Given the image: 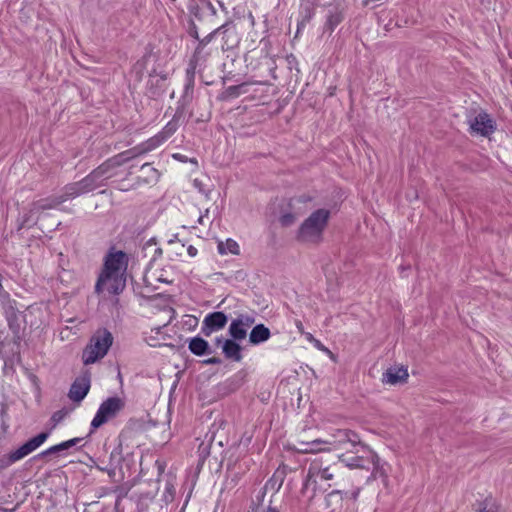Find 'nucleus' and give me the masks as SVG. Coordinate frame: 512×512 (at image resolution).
Returning a JSON list of instances; mask_svg holds the SVG:
<instances>
[{
    "label": "nucleus",
    "mask_w": 512,
    "mask_h": 512,
    "mask_svg": "<svg viewBox=\"0 0 512 512\" xmlns=\"http://www.w3.org/2000/svg\"><path fill=\"white\" fill-rule=\"evenodd\" d=\"M331 211L326 208L314 210L296 231V240L303 244H320L328 226Z\"/></svg>",
    "instance_id": "f257e3e1"
},
{
    "label": "nucleus",
    "mask_w": 512,
    "mask_h": 512,
    "mask_svg": "<svg viewBox=\"0 0 512 512\" xmlns=\"http://www.w3.org/2000/svg\"><path fill=\"white\" fill-rule=\"evenodd\" d=\"M113 335L106 328L98 329L84 348L82 360L85 365L93 364L102 359L113 344Z\"/></svg>",
    "instance_id": "f03ea898"
},
{
    "label": "nucleus",
    "mask_w": 512,
    "mask_h": 512,
    "mask_svg": "<svg viewBox=\"0 0 512 512\" xmlns=\"http://www.w3.org/2000/svg\"><path fill=\"white\" fill-rule=\"evenodd\" d=\"M127 255L124 251L110 252L105 256L103 269L95 284V292L100 294L104 290L107 278L112 274H124L127 268Z\"/></svg>",
    "instance_id": "7ed1b4c3"
},
{
    "label": "nucleus",
    "mask_w": 512,
    "mask_h": 512,
    "mask_svg": "<svg viewBox=\"0 0 512 512\" xmlns=\"http://www.w3.org/2000/svg\"><path fill=\"white\" fill-rule=\"evenodd\" d=\"M8 303V305L6 304L5 307L2 308V313L13 335V343L19 344L25 336L27 327L26 315L19 310L16 300Z\"/></svg>",
    "instance_id": "20e7f679"
},
{
    "label": "nucleus",
    "mask_w": 512,
    "mask_h": 512,
    "mask_svg": "<svg viewBox=\"0 0 512 512\" xmlns=\"http://www.w3.org/2000/svg\"><path fill=\"white\" fill-rule=\"evenodd\" d=\"M124 408L125 401L118 396L108 397L104 400L91 421L89 435L109 420L115 418Z\"/></svg>",
    "instance_id": "39448f33"
},
{
    "label": "nucleus",
    "mask_w": 512,
    "mask_h": 512,
    "mask_svg": "<svg viewBox=\"0 0 512 512\" xmlns=\"http://www.w3.org/2000/svg\"><path fill=\"white\" fill-rule=\"evenodd\" d=\"M360 494V488L353 491L332 490L327 494L325 500L327 507L331 508V512H353L356 508V501Z\"/></svg>",
    "instance_id": "423d86ee"
},
{
    "label": "nucleus",
    "mask_w": 512,
    "mask_h": 512,
    "mask_svg": "<svg viewBox=\"0 0 512 512\" xmlns=\"http://www.w3.org/2000/svg\"><path fill=\"white\" fill-rule=\"evenodd\" d=\"M325 445L327 446V451L336 449L348 450L349 446L366 448V445L361 442L359 435L350 429H337L330 439L325 440Z\"/></svg>",
    "instance_id": "0eeeda50"
},
{
    "label": "nucleus",
    "mask_w": 512,
    "mask_h": 512,
    "mask_svg": "<svg viewBox=\"0 0 512 512\" xmlns=\"http://www.w3.org/2000/svg\"><path fill=\"white\" fill-rule=\"evenodd\" d=\"M211 54V48L199 42L197 43L194 53L189 61L188 68L186 69L185 94H187L189 90L193 89L196 68L203 65L210 58Z\"/></svg>",
    "instance_id": "6e6552de"
},
{
    "label": "nucleus",
    "mask_w": 512,
    "mask_h": 512,
    "mask_svg": "<svg viewBox=\"0 0 512 512\" xmlns=\"http://www.w3.org/2000/svg\"><path fill=\"white\" fill-rule=\"evenodd\" d=\"M218 30H220L218 36L221 37V50L223 52H230L231 60L234 61L237 56L234 51L240 44V36L235 23L232 20H228L220 25Z\"/></svg>",
    "instance_id": "1a4fd4ad"
},
{
    "label": "nucleus",
    "mask_w": 512,
    "mask_h": 512,
    "mask_svg": "<svg viewBox=\"0 0 512 512\" xmlns=\"http://www.w3.org/2000/svg\"><path fill=\"white\" fill-rule=\"evenodd\" d=\"M367 456H347L342 454L339 456V460L346 467L351 469H370V466L374 467V470H378V455L367 447Z\"/></svg>",
    "instance_id": "9d476101"
},
{
    "label": "nucleus",
    "mask_w": 512,
    "mask_h": 512,
    "mask_svg": "<svg viewBox=\"0 0 512 512\" xmlns=\"http://www.w3.org/2000/svg\"><path fill=\"white\" fill-rule=\"evenodd\" d=\"M471 133L488 137L496 130V123L485 111L479 112L468 120Z\"/></svg>",
    "instance_id": "9b49d317"
},
{
    "label": "nucleus",
    "mask_w": 512,
    "mask_h": 512,
    "mask_svg": "<svg viewBox=\"0 0 512 512\" xmlns=\"http://www.w3.org/2000/svg\"><path fill=\"white\" fill-rule=\"evenodd\" d=\"M90 387L91 373L89 370H85L71 384L68 397L73 402L80 403L87 396Z\"/></svg>",
    "instance_id": "f8f14e48"
},
{
    "label": "nucleus",
    "mask_w": 512,
    "mask_h": 512,
    "mask_svg": "<svg viewBox=\"0 0 512 512\" xmlns=\"http://www.w3.org/2000/svg\"><path fill=\"white\" fill-rule=\"evenodd\" d=\"M228 322V316L222 311L208 313L201 325V333L210 336L213 332L223 329Z\"/></svg>",
    "instance_id": "ddd939ff"
},
{
    "label": "nucleus",
    "mask_w": 512,
    "mask_h": 512,
    "mask_svg": "<svg viewBox=\"0 0 512 512\" xmlns=\"http://www.w3.org/2000/svg\"><path fill=\"white\" fill-rule=\"evenodd\" d=\"M114 173L104 161L97 168L93 169L84 178L90 187L91 191L106 185V180L113 177Z\"/></svg>",
    "instance_id": "4468645a"
},
{
    "label": "nucleus",
    "mask_w": 512,
    "mask_h": 512,
    "mask_svg": "<svg viewBox=\"0 0 512 512\" xmlns=\"http://www.w3.org/2000/svg\"><path fill=\"white\" fill-rule=\"evenodd\" d=\"M167 88V75H157L155 71L149 74L146 83V94L151 99H158L161 97Z\"/></svg>",
    "instance_id": "2eb2a0df"
},
{
    "label": "nucleus",
    "mask_w": 512,
    "mask_h": 512,
    "mask_svg": "<svg viewBox=\"0 0 512 512\" xmlns=\"http://www.w3.org/2000/svg\"><path fill=\"white\" fill-rule=\"evenodd\" d=\"M91 192L90 187L88 186L85 178L80 181L69 183L64 186L62 194H60V198L63 199V203L74 199L80 195Z\"/></svg>",
    "instance_id": "dca6fc26"
},
{
    "label": "nucleus",
    "mask_w": 512,
    "mask_h": 512,
    "mask_svg": "<svg viewBox=\"0 0 512 512\" xmlns=\"http://www.w3.org/2000/svg\"><path fill=\"white\" fill-rule=\"evenodd\" d=\"M409 377L408 370L405 367H389L382 374V382L384 384L398 385L407 382Z\"/></svg>",
    "instance_id": "f3484780"
},
{
    "label": "nucleus",
    "mask_w": 512,
    "mask_h": 512,
    "mask_svg": "<svg viewBox=\"0 0 512 512\" xmlns=\"http://www.w3.org/2000/svg\"><path fill=\"white\" fill-rule=\"evenodd\" d=\"M184 120V103L178 101L175 114L172 119L165 125L162 131L159 132L166 141L171 137L178 129L180 122Z\"/></svg>",
    "instance_id": "a211bd4d"
},
{
    "label": "nucleus",
    "mask_w": 512,
    "mask_h": 512,
    "mask_svg": "<svg viewBox=\"0 0 512 512\" xmlns=\"http://www.w3.org/2000/svg\"><path fill=\"white\" fill-rule=\"evenodd\" d=\"M240 340H236L234 338H229L224 340L222 345V352L226 359L240 362L243 358L242 356V347L238 343Z\"/></svg>",
    "instance_id": "6ab92c4d"
},
{
    "label": "nucleus",
    "mask_w": 512,
    "mask_h": 512,
    "mask_svg": "<svg viewBox=\"0 0 512 512\" xmlns=\"http://www.w3.org/2000/svg\"><path fill=\"white\" fill-rule=\"evenodd\" d=\"M188 349L195 356H204L211 354L213 351L207 340L201 336H195L187 339Z\"/></svg>",
    "instance_id": "aec40b11"
},
{
    "label": "nucleus",
    "mask_w": 512,
    "mask_h": 512,
    "mask_svg": "<svg viewBox=\"0 0 512 512\" xmlns=\"http://www.w3.org/2000/svg\"><path fill=\"white\" fill-rule=\"evenodd\" d=\"M315 16L314 4L310 2L301 3L299 9V18L297 20V31L295 37L298 36L300 31L313 19Z\"/></svg>",
    "instance_id": "412c9836"
},
{
    "label": "nucleus",
    "mask_w": 512,
    "mask_h": 512,
    "mask_svg": "<svg viewBox=\"0 0 512 512\" xmlns=\"http://www.w3.org/2000/svg\"><path fill=\"white\" fill-rule=\"evenodd\" d=\"M344 20V10L339 5H330L325 22V29L333 32Z\"/></svg>",
    "instance_id": "4be33fe9"
},
{
    "label": "nucleus",
    "mask_w": 512,
    "mask_h": 512,
    "mask_svg": "<svg viewBox=\"0 0 512 512\" xmlns=\"http://www.w3.org/2000/svg\"><path fill=\"white\" fill-rule=\"evenodd\" d=\"M325 440L315 439L312 441H299L297 445H294L293 450L298 453L308 454V453H318L321 451H326Z\"/></svg>",
    "instance_id": "5701e85b"
},
{
    "label": "nucleus",
    "mask_w": 512,
    "mask_h": 512,
    "mask_svg": "<svg viewBox=\"0 0 512 512\" xmlns=\"http://www.w3.org/2000/svg\"><path fill=\"white\" fill-rule=\"evenodd\" d=\"M270 337V329L264 324L260 323L252 327L249 333V342L252 345H259L269 340Z\"/></svg>",
    "instance_id": "b1692460"
},
{
    "label": "nucleus",
    "mask_w": 512,
    "mask_h": 512,
    "mask_svg": "<svg viewBox=\"0 0 512 512\" xmlns=\"http://www.w3.org/2000/svg\"><path fill=\"white\" fill-rule=\"evenodd\" d=\"M63 203V199L60 198L59 195L50 196L47 198H43L37 201H33L31 203V211H43L54 209Z\"/></svg>",
    "instance_id": "393cba45"
},
{
    "label": "nucleus",
    "mask_w": 512,
    "mask_h": 512,
    "mask_svg": "<svg viewBox=\"0 0 512 512\" xmlns=\"http://www.w3.org/2000/svg\"><path fill=\"white\" fill-rule=\"evenodd\" d=\"M141 172L143 175L137 178L138 183L150 184L159 180V171L152 167L149 163H145L141 166Z\"/></svg>",
    "instance_id": "a878e982"
},
{
    "label": "nucleus",
    "mask_w": 512,
    "mask_h": 512,
    "mask_svg": "<svg viewBox=\"0 0 512 512\" xmlns=\"http://www.w3.org/2000/svg\"><path fill=\"white\" fill-rule=\"evenodd\" d=\"M107 283H109L107 287L108 292L113 295H118L125 289L126 278L124 274H112L107 278Z\"/></svg>",
    "instance_id": "bb28decb"
},
{
    "label": "nucleus",
    "mask_w": 512,
    "mask_h": 512,
    "mask_svg": "<svg viewBox=\"0 0 512 512\" xmlns=\"http://www.w3.org/2000/svg\"><path fill=\"white\" fill-rule=\"evenodd\" d=\"M83 438L75 437L69 439L67 441H63L59 444L53 445V451L55 453V457H65L68 455V451L77 446L80 442H82Z\"/></svg>",
    "instance_id": "cd10ccee"
},
{
    "label": "nucleus",
    "mask_w": 512,
    "mask_h": 512,
    "mask_svg": "<svg viewBox=\"0 0 512 512\" xmlns=\"http://www.w3.org/2000/svg\"><path fill=\"white\" fill-rule=\"evenodd\" d=\"M242 383H243L242 377H240L239 375L236 374V375L228 378L227 380H225L223 383H221L219 385V390L223 394L227 395V394L233 393L236 390H238L242 386Z\"/></svg>",
    "instance_id": "c85d7f7f"
},
{
    "label": "nucleus",
    "mask_w": 512,
    "mask_h": 512,
    "mask_svg": "<svg viewBox=\"0 0 512 512\" xmlns=\"http://www.w3.org/2000/svg\"><path fill=\"white\" fill-rule=\"evenodd\" d=\"M247 330L245 326L239 321L238 318H235L231 321L229 328H228V334L231 338H234L236 340H243L247 336Z\"/></svg>",
    "instance_id": "c756f323"
},
{
    "label": "nucleus",
    "mask_w": 512,
    "mask_h": 512,
    "mask_svg": "<svg viewBox=\"0 0 512 512\" xmlns=\"http://www.w3.org/2000/svg\"><path fill=\"white\" fill-rule=\"evenodd\" d=\"M248 83H241L239 85H233L227 87L219 96L220 100H228L239 97L241 94H244L247 92Z\"/></svg>",
    "instance_id": "7c9ffc66"
},
{
    "label": "nucleus",
    "mask_w": 512,
    "mask_h": 512,
    "mask_svg": "<svg viewBox=\"0 0 512 512\" xmlns=\"http://www.w3.org/2000/svg\"><path fill=\"white\" fill-rule=\"evenodd\" d=\"M218 253L221 255H225L227 253H231L233 255H239L240 254V248L238 243L228 238L225 242L220 241L217 246Z\"/></svg>",
    "instance_id": "2f4dec72"
},
{
    "label": "nucleus",
    "mask_w": 512,
    "mask_h": 512,
    "mask_svg": "<svg viewBox=\"0 0 512 512\" xmlns=\"http://www.w3.org/2000/svg\"><path fill=\"white\" fill-rule=\"evenodd\" d=\"M148 485H149V489L146 491H142L139 494V499L141 501H146V500L152 501L160 489L159 479L150 480L148 482Z\"/></svg>",
    "instance_id": "473e14b6"
},
{
    "label": "nucleus",
    "mask_w": 512,
    "mask_h": 512,
    "mask_svg": "<svg viewBox=\"0 0 512 512\" xmlns=\"http://www.w3.org/2000/svg\"><path fill=\"white\" fill-rule=\"evenodd\" d=\"M51 434V430L42 431L39 434L33 436L29 440L26 441L27 445L31 449L32 452L36 451L40 446H42L46 440L49 438Z\"/></svg>",
    "instance_id": "72a5a7b5"
},
{
    "label": "nucleus",
    "mask_w": 512,
    "mask_h": 512,
    "mask_svg": "<svg viewBox=\"0 0 512 512\" xmlns=\"http://www.w3.org/2000/svg\"><path fill=\"white\" fill-rule=\"evenodd\" d=\"M200 5V10H203L209 18V25L212 27L215 25L214 19L217 15V10L210 0H196Z\"/></svg>",
    "instance_id": "f704fd0d"
},
{
    "label": "nucleus",
    "mask_w": 512,
    "mask_h": 512,
    "mask_svg": "<svg viewBox=\"0 0 512 512\" xmlns=\"http://www.w3.org/2000/svg\"><path fill=\"white\" fill-rule=\"evenodd\" d=\"M188 11L190 13L191 16H193V18L195 20H197L198 22H205L207 21L209 23V18L207 17V15L205 14V12L203 10H200V5L198 4V2L196 0H192L189 4H188Z\"/></svg>",
    "instance_id": "c9c22d12"
},
{
    "label": "nucleus",
    "mask_w": 512,
    "mask_h": 512,
    "mask_svg": "<svg viewBox=\"0 0 512 512\" xmlns=\"http://www.w3.org/2000/svg\"><path fill=\"white\" fill-rule=\"evenodd\" d=\"M130 161L129 155L127 154L126 150L107 159L105 162L108 164L110 169L113 171L115 168L122 166L123 164Z\"/></svg>",
    "instance_id": "e433bc0d"
},
{
    "label": "nucleus",
    "mask_w": 512,
    "mask_h": 512,
    "mask_svg": "<svg viewBox=\"0 0 512 512\" xmlns=\"http://www.w3.org/2000/svg\"><path fill=\"white\" fill-rule=\"evenodd\" d=\"M478 506L476 512H499V506L491 496L479 502Z\"/></svg>",
    "instance_id": "4c0bfd02"
},
{
    "label": "nucleus",
    "mask_w": 512,
    "mask_h": 512,
    "mask_svg": "<svg viewBox=\"0 0 512 512\" xmlns=\"http://www.w3.org/2000/svg\"><path fill=\"white\" fill-rule=\"evenodd\" d=\"M267 491L268 490L264 487L260 488V490L258 491V493L255 496V500L252 501V504L250 507V512H262L263 510L266 509V508H262V504H263V501H264Z\"/></svg>",
    "instance_id": "58836bf2"
},
{
    "label": "nucleus",
    "mask_w": 512,
    "mask_h": 512,
    "mask_svg": "<svg viewBox=\"0 0 512 512\" xmlns=\"http://www.w3.org/2000/svg\"><path fill=\"white\" fill-rule=\"evenodd\" d=\"M164 142H165V140H164L163 136L160 135L159 133H157L155 136L142 142V144L144 146L146 153H148V152L156 149L157 147H159Z\"/></svg>",
    "instance_id": "ea45409f"
},
{
    "label": "nucleus",
    "mask_w": 512,
    "mask_h": 512,
    "mask_svg": "<svg viewBox=\"0 0 512 512\" xmlns=\"http://www.w3.org/2000/svg\"><path fill=\"white\" fill-rule=\"evenodd\" d=\"M175 494H176V489H175L174 483L172 481H166L165 489L162 494V501L166 505H168L169 503H171L174 500Z\"/></svg>",
    "instance_id": "a19ab883"
},
{
    "label": "nucleus",
    "mask_w": 512,
    "mask_h": 512,
    "mask_svg": "<svg viewBox=\"0 0 512 512\" xmlns=\"http://www.w3.org/2000/svg\"><path fill=\"white\" fill-rule=\"evenodd\" d=\"M15 459L16 462L22 460L26 456L33 453L26 442H24L22 445H20L17 449L10 451Z\"/></svg>",
    "instance_id": "79ce46f5"
},
{
    "label": "nucleus",
    "mask_w": 512,
    "mask_h": 512,
    "mask_svg": "<svg viewBox=\"0 0 512 512\" xmlns=\"http://www.w3.org/2000/svg\"><path fill=\"white\" fill-rule=\"evenodd\" d=\"M15 459L16 462L22 460L26 456L33 453L26 442H24L22 445H20L17 449L10 451Z\"/></svg>",
    "instance_id": "37998d69"
},
{
    "label": "nucleus",
    "mask_w": 512,
    "mask_h": 512,
    "mask_svg": "<svg viewBox=\"0 0 512 512\" xmlns=\"http://www.w3.org/2000/svg\"><path fill=\"white\" fill-rule=\"evenodd\" d=\"M296 215L290 211L282 212L279 216V223L282 227H290L296 222Z\"/></svg>",
    "instance_id": "c03bdc74"
},
{
    "label": "nucleus",
    "mask_w": 512,
    "mask_h": 512,
    "mask_svg": "<svg viewBox=\"0 0 512 512\" xmlns=\"http://www.w3.org/2000/svg\"><path fill=\"white\" fill-rule=\"evenodd\" d=\"M283 484V477L277 478L276 474H274L270 479L266 481L264 484V488L267 490L271 489L274 490V492H278Z\"/></svg>",
    "instance_id": "a18cd8bd"
},
{
    "label": "nucleus",
    "mask_w": 512,
    "mask_h": 512,
    "mask_svg": "<svg viewBox=\"0 0 512 512\" xmlns=\"http://www.w3.org/2000/svg\"><path fill=\"white\" fill-rule=\"evenodd\" d=\"M127 154L129 155V159L132 160L140 155L146 154V151L144 149V146L142 143L136 145L133 148H130L126 150Z\"/></svg>",
    "instance_id": "49530a36"
},
{
    "label": "nucleus",
    "mask_w": 512,
    "mask_h": 512,
    "mask_svg": "<svg viewBox=\"0 0 512 512\" xmlns=\"http://www.w3.org/2000/svg\"><path fill=\"white\" fill-rule=\"evenodd\" d=\"M236 318H238L246 328H250L255 323V317L247 313H240Z\"/></svg>",
    "instance_id": "de8ad7c7"
},
{
    "label": "nucleus",
    "mask_w": 512,
    "mask_h": 512,
    "mask_svg": "<svg viewBox=\"0 0 512 512\" xmlns=\"http://www.w3.org/2000/svg\"><path fill=\"white\" fill-rule=\"evenodd\" d=\"M187 33L190 37L194 38L195 40H199V30L194 19L189 20Z\"/></svg>",
    "instance_id": "09e8293b"
},
{
    "label": "nucleus",
    "mask_w": 512,
    "mask_h": 512,
    "mask_svg": "<svg viewBox=\"0 0 512 512\" xmlns=\"http://www.w3.org/2000/svg\"><path fill=\"white\" fill-rule=\"evenodd\" d=\"M16 463L11 452L0 458V469H6Z\"/></svg>",
    "instance_id": "8fccbe9b"
},
{
    "label": "nucleus",
    "mask_w": 512,
    "mask_h": 512,
    "mask_svg": "<svg viewBox=\"0 0 512 512\" xmlns=\"http://www.w3.org/2000/svg\"><path fill=\"white\" fill-rule=\"evenodd\" d=\"M38 211H31V205L29 206V209L27 212H25L20 219L23 220L24 223H26L29 227L35 225L38 221V219L33 220L32 216L34 213H37Z\"/></svg>",
    "instance_id": "3c124183"
},
{
    "label": "nucleus",
    "mask_w": 512,
    "mask_h": 512,
    "mask_svg": "<svg viewBox=\"0 0 512 512\" xmlns=\"http://www.w3.org/2000/svg\"><path fill=\"white\" fill-rule=\"evenodd\" d=\"M220 30H218V27L213 29L208 35H206L204 38H199L198 42L201 44H204L206 46L209 45V43L218 36Z\"/></svg>",
    "instance_id": "603ef678"
},
{
    "label": "nucleus",
    "mask_w": 512,
    "mask_h": 512,
    "mask_svg": "<svg viewBox=\"0 0 512 512\" xmlns=\"http://www.w3.org/2000/svg\"><path fill=\"white\" fill-rule=\"evenodd\" d=\"M317 476L321 480H331L334 477L333 473L330 472L329 468H324V469L318 470Z\"/></svg>",
    "instance_id": "864d4df0"
},
{
    "label": "nucleus",
    "mask_w": 512,
    "mask_h": 512,
    "mask_svg": "<svg viewBox=\"0 0 512 512\" xmlns=\"http://www.w3.org/2000/svg\"><path fill=\"white\" fill-rule=\"evenodd\" d=\"M49 456H55V453L53 451V447H49L48 449L38 453L37 455H35L32 460H39V459H42V458H47Z\"/></svg>",
    "instance_id": "5fc2aeb1"
},
{
    "label": "nucleus",
    "mask_w": 512,
    "mask_h": 512,
    "mask_svg": "<svg viewBox=\"0 0 512 512\" xmlns=\"http://www.w3.org/2000/svg\"><path fill=\"white\" fill-rule=\"evenodd\" d=\"M173 158L182 162V163H186V162H190V163H193L195 165L198 164V161L196 158H191L189 159L187 156L183 155V154H180V153H175L173 154Z\"/></svg>",
    "instance_id": "6e6d98bb"
},
{
    "label": "nucleus",
    "mask_w": 512,
    "mask_h": 512,
    "mask_svg": "<svg viewBox=\"0 0 512 512\" xmlns=\"http://www.w3.org/2000/svg\"><path fill=\"white\" fill-rule=\"evenodd\" d=\"M66 413L63 410H58L54 412L51 416V421L54 423V426H56L59 422L63 420Z\"/></svg>",
    "instance_id": "4d7b16f0"
},
{
    "label": "nucleus",
    "mask_w": 512,
    "mask_h": 512,
    "mask_svg": "<svg viewBox=\"0 0 512 512\" xmlns=\"http://www.w3.org/2000/svg\"><path fill=\"white\" fill-rule=\"evenodd\" d=\"M372 467V473H371V476L368 478V480L370 479H376L378 476L379 477H384L385 476V471L382 467H380V460L378 459V470H374V467Z\"/></svg>",
    "instance_id": "13d9d810"
},
{
    "label": "nucleus",
    "mask_w": 512,
    "mask_h": 512,
    "mask_svg": "<svg viewBox=\"0 0 512 512\" xmlns=\"http://www.w3.org/2000/svg\"><path fill=\"white\" fill-rule=\"evenodd\" d=\"M205 365H219L222 363V359L219 357H212L202 361Z\"/></svg>",
    "instance_id": "bf43d9fd"
},
{
    "label": "nucleus",
    "mask_w": 512,
    "mask_h": 512,
    "mask_svg": "<svg viewBox=\"0 0 512 512\" xmlns=\"http://www.w3.org/2000/svg\"><path fill=\"white\" fill-rule=\"evenodd\" d=\"M313 344L318 350L331 354V351L325 347L318 339H313Z\"/></svg>",
    "instance_id": "052dcab7"
},
{
    "label": "nucleus",
    "mask_w": 512,
    "mask_h": 512,
    "mask_svg": "<svg viewBox=\"0 0 512 512\" xmlns=\"http://www.w3.org/2000/svg\"><path fill=\"white\" fill-rule=\"evenodd\" d=\"M194 186H195L196 188H198L200 192L204 193V194L206 195V197H208V193H209L210 191H207V192H206V191H204L203 186H202V183H201L199 180H197V179H195V180H194Z\"/></svg>",
    "instance_id": "680f3d73"
},
{
    "label": "nucleus",
    "mask_w": 512,
    "mask_h": 512,
    "mask_svg": "<svg viewBox=\"0 0 512 512\" xmlns=\"http://www.w3.org/2000/svg\"><path fill=\"white\" fill-rule=\"evenodd\" d=\"M187 253L190 257H195L198 253V250L193 245L188 246Z\"/></svg>",
    "instance_id": "e2e57ef3"
},
{
    "label": "nucleus",
    "mask_w": 512,
    "mask_h": 512,
    "mask_svg": "<svg viewBox=\"0 0 512 512\" xmlns=\"http://www.w3.org/2000/svg\"><path fill=\"white\" fill-rule=\"evenodd\" d=\"M262 512H280V510L276 506H273L272 500H270L269 505Z\"/></svg>",
    "instance_id": "0e129e2a"
},
{
    "label": "nucleus",
    "mask_w": 512,
    "mask_h": 512,
    "mask_svg": "<svg viewBox=\"0 0 512 512\" xmlns=\"http://www.w3.org/2000/svg\"><path fill=\"white\" fill-rule=\"evenodd\" d=\"M120 455H121V445H119L118 447L113 449V451L111 452L110 458L113 459L115 456H120Z\"/></svg>",
    "instance_id": "69168bd1"
},
{
    "label": "nucleus",
    "mask_w": 512,
    "mask_h": 512,
    "mask_svg": "<svg viewBox=\"0 0 512 512\" xmlns=\"http://www.w3.org/2000/svg\"><path fill=\"white\" fill-rule=\"evenodd\" d=\"M295 325H296V328H297V330L299 331V333H301V334H305V332H304V326H303V324H302V322H301L300 320H296V321H295Z\"/></svg>",
    "instance_id": "338daca9"
},
{
    "label": "nucleus",
    "mask_w": 512,
    "mask_h": 512,
    "mask_svg": "<svg viewBox=\"0 0 512 512\" xmlns=\"http://www.w3.org/2000/svg\"><path fill=\"white\" fill-rule=\"evenodd\" d=\"M28 226L26 223L23 222L20 217L17 219V231L22 230L24 227Z\"/></svg>",
    "instance_id": "774afa93"
}]
</instances>
